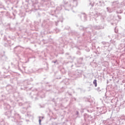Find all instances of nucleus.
<instances>
[{"instance_id":"obj_1","label":"nucleus","mask_w":125,"mask_h":125,"mask_svg":"<svg viewBox=\"0 0 125 125\" xmlns=\"http://www.w3.org/2000/svg\"><path fill=\"white\" fill-rule=\"evenodd\" d=\"M12 114V110L8 111L5 112V115L7 116L10 121L12 122H14V123H16L17 125H21L22 122H20V120H21V116L19 115V113H14V116H11Z\"/></svg>"},{"instance_id":"obj_2","label":"nucleus","mask_w":125,"mask_h":125,"mask_svg":"<svg viewBox=\"0 0 125 125\" xmlns=\"http://www.w3.org/2000/svg\"><path fill=\"white\" fill-rule=\"evenodd\" d=\"M30 95L32 99H35V100H38L39 98H44L45 95L44 94V90L39 92L38 89H34L30 93Z\"/></svg>"},{"instance_id":"obj_3","label":"nucleus","mask_w":125,"mask_h":125,"mask_svg":"<svg viewBox=\"0 0 125 125\" xmlns=\"http://www.w3.org/2000/svg\"><path fill=\"white\" fill-rule=\"evenodd\" d=\"M89 15L90 17H101V20L102 21H104L105 18H106V11H103L102 12L99 13L98 12H93V11H90L89 13Z\"/></svg>"},{"instance_id":"obj_4","label":"nucleus","mask_w":125,"mask_h":125,"mask_svg":"<svg viewBox=\"0 0 125 125\" xmlns=\"http://www.w3.org/2000/svg\"><path fill=\"white\" fill-rule=\"evenodd\" d=\"M80 30H82L83 31H86L83 34V37H87V38H90L91 37V33L90 31H89V30L92 31V32L93 33V30L91 29V27H83V26H81L80 27Z\"/></svg>"},{"instance_id":"obj_5","label":"nucleus","mask_w":125,"mask_h":125,"mask_svg":"<svg viewBox=\"0 0 125 125\" xmlns=\"http://www.w3.org/2000/svg\"><path fill=\"white\" fill-rule=\"evenodd\" d=\"M82 75H83V70H81L80 69H77L75 71L68 73L69 77L73 78V79H77V78L81 77Z\"/></svg>"},{"instance_id":"obj_6","label":"nucleus","mask_w":125,"mask_h":125,"mask_svg":"<svg viewBox=\"0 0 125 125\" xmlns=\"http://www.w3.org/2000/svg\"><path fill=\"white\" fill-rule=\"evenodd\" d=\"M125 124V115H122L121 117H118L116 121L115 125H124Z\"/></svg>"},{"instance_id":"obj_7","label":"nucleus","mask_w":125,"mask_h":125,"mask_svg":"<svg viewBox=\"0 0 125 125\" xmlns=\"http://www.w3.org/2000/svg\"><path fill=\"white\" fill-rule=\"evenodd\" d=\"M96 109L98 111L97 116H99L98 113H99L100 115H102V114H105V113L107 112V109H106V107L105 106H103L102 107H96Z\"/></svg>"},{"instance_id":"obj_8","label":"nucleus","mask_w":125,"mask_h":125,"mask_svg":"<svg viewBox=\"0 0 125 125\" xmlns=\"http://www.w3.org/2000/svg\"><path fill=\"white\" fill-rule=\"evenodd\" d=\"M83 58H80L77 59V62L75 63V65L76 67H83L84 66V63H83Z\"/></svg>"},{"instance_id":"obj_9","label":"nucleus","mask_w":125,"mask_h":125,"mask_svg":"<svg viewBox=\"0 0 125 125\" xmlns=\"http://www.w3.org/2000/svg\"><path fill=\"white\" fill-rule=\"evenodd\" d=\"M83 118H84V120L86 123H89L90 121H92L93 120V118L91 115H89L86 113H85L83 114Z\"/></svg>"},{"instance_id":"obj_10","label":"nucleus","mask_w":125,"mask_h":125,"mask_svg":"<svg viewBox=\"0 0 125 125\" xmlns=\"http://www.w3.org/2000/svg\"><path fill=\"white\" fill-rule=\"evenodd\" d=\"M24 106L22 107L21 109V112L22 114H25L26 113V112H27V109H28V108H29V107H30V105L28 106V103H26L24 104Z\"/></svg>"},{"instance_id":"obj_11","label":"nucleus","mask_w":125,"mask_h":125,"mask_svg":"<svg viewBox=\"0 0 125 125\" xmlns=\"http://www.w3.org/2000/svg\"><path fill=\"white\" fill-rule=\"evenodd\" d=\"M43 1L47 2V3H46V6L47 7H54V2L50 1L51 0H42Z\"/></svg>"},{"instance_id":"obj_12","label":"nucleus","mask_w":125,"mask_h":125,"mask_svg":"<svg viewBox=\"0 0 125 125\" xmlns=\"http://www.w3.org/2000/svg\"><path fill=\"white\" fill-rule=\"evenodd\" d=\"M78 16L80 17V19L82 20V21H85L86 20H87V17L84 13L79 14L78 15Z\"/></svg>"},{"instance_id":"obj_13","label":"nucleus","mask_w":125,"mask_h":125,"mask_svg":"<svg viewBox=\"0 0 125 125\" xmlns=\"http://www.w3.org/2000/svg\"><path fill=\"white\" fill-rule=\"evenodd\" d=\"M14 50L15 52H19V53H20L21 51H23V47L20 46H17L14 48Z\"/></svg>"},{"instance_id":"obj_14","label":"nucleus","mask_w":125,"mask_h":125,"mask_svg":"<svg viewBox=\"0 0 125 125\" xmlns=\"http://www.w3.org/2000/svg\"><path fill=\"white\" fill-rule=\"evenodd\" d=\"M78 6V0H72L71 1L70 6H73V7H76Z\"/></svg>"},{"instance_id":"obj_15","label":"nucleus","mask_w":125,"mask_h":125,"mask_svg":"<svg viewBox=\"0 0 125 125\" xmlns=\"http://www.w3.org/2000/svg\"><path fill=\"white\" fill-rule=\"evenodd\" d=\"M62 7H64V5H61L60 6L57 7L56 9L54 11V13L56 14L59 13V11L62 10Z\"/></svg>"},{"instance_id":"obj_16","label":"nucleus","mask_w":125,"mask_h":125,"mask_svg":"<svg viewBox=\"0 0 125 125\" xmlns=\"http://www.w3.org/2000/svg\"><path fill=\"white\" fill-rule=\"evenodd\" d=\"M3 8H4V6H3V5H2V3L0 1V9H3ZM2 16H3V15L0 14V21H1Z\"/></svg>"},{"instance_id":"obj_17","label":"nucleus","mask_w":125,"mask_h":125,"mask_svg":"<svg viewBox=\"0 0 125 125\" xmlns=\"http://www.w3.org/2000/svg\"><path fill=\"white\" fill-rule=\"evenodd\" d=\"M93 28L95 30H101L102 29H104V27L100 25H95Z\"/></svg>"},{"instance_id":"obj_18","label":"nucleus","mask_w":125,"mask_h":125,"mask_svg":"<svg viewBox=\"0 0 125 125\" xmlns=\"http://www.w3.org/2000/svg\"><path fill=\"white\" fill-rule=\"evenodd\" d=\"M13 45V43H11V41L7 40V43H4V46H10L11 45Z\"/></svg>"},{"instance_id":"obj_19","label":"nucleus","mask_w":125,"mask_h":125,"mask_svg":"<svg viewBox=\"0 0 125 125\" xmlns=\"http://www.w3.org/2000/svg\"><path fill=\"white\" fill-rule=\"evenodd\" d=\"M125 43H121L119 45V49H120V50H122V49H124V50H125Z\"/></svg>"},{"instance_id":"obj_20","label":"nucleus","mask_w":125,"mask_h":125,"mask_svg":"<svg viewBox=\"0 0 125 125\" xmlns=\"http://www.w3.org/2000/svg\"><path fill=\"white\" fill-rule=\"evenodd\" d=\"M119 4H120L119 1H114L112 2V6L113 7H118Z\"/></svg>"},{"instance_id":"obj_21","label":"nucleus","mask_w":125,"mask_h":125,"mask_svg":"<svg viewBox=\"0 0 125 125\" xmlns=\"http://www.w3.org/2000/svg\"><path fill=\"white\" fill-rule=\"evenodd\" d=\"M11 65L12 66H19V62H18V61L15 60V62H11Z\"/></svg>"},{"instance_id":"obj_22","label":"nucleus","mask_w":125,"mask_h":125,"mask_svg":"<svg viewBox=\"0 0 125 125\" xmlns=\"http://www.w3.org/2000/svg\"><path fill=\"white\" fill-rule=\"evenodd\" d=\"M107 12H108V13H112L115 10V9L113 8H110L109 7L106 8Z\"/></svg>"},{"instance_id":"obj_23","label":"nucleus","mask_w":125,"mask_h":125,"mask_svg":"<svg viewBox=\"0 0 125 125\" xmlns=\"http://www.w3.org/2000/svg\"><path fill=\"white\" fill-rule=\"evenodd\" d=\"M48 22H49V20H46V21L44 20V21H43L42 26V27H45V26H46V25H47V23H48Z\"/></svg>"},{"instance_id":"obj_24","label":"nucleus","mask_w":125,"mask_h":125,"mask_svg":"<svg viewBox=\"0 0 125 125\" xmlns=\"http://www.w3.org/2000/svg\"><path fill=\"white\" fill-rule=\"evenodd\" d=\"M97 4L99 6H104L105 3L102 1H99V2L97 3Z\"/></svg>"},{"instance_id":"obj_25","label":"nucleus","mask_w":125,"mask_h":125,"mask_svg":"<svg viewBox=\"0 0 125 125\" xmlns=\"http://www.w3.org/2000/svg\"><path fill=\"white\" fill-rule=\"evenodd\" d=\"M125 106V102L124 101L121 103L120 104V108H121V109H123Z\"/></svg>"},{"instance_id":"obj_26","label":"nucleus","mask_w":125,"mask_h":125,"mask_svg":"<svg viewBox=\"0 0 125 125\" xmlns=\"http://www.w3.org/2000/svg\"><path fill=\"white\" fill-rule=\"evenodd\" d=\"M105 124L107 125H109L112 124V122L110 121V119H107L106 121H105Z\"/></svg>"},{"instance_id":"obj_27","label":"nucleus","mask_w":125,"mask_h":125,"mask_svg":"<svg viewBox=\"0 0 125 125\" xmlns=\"http://www.w3.org/2000/svg\"><path fill=\"white\" fill-rule=\"evenodd\" d=\"M124 10H123L122 9H119L118 10H117V11H116V13L117 14H121L122 12H123Z\"/></svg>"},{"instance_id":"obj_28","label":"nucleus","mask_w":125,"mask_h":125,"mask_svg":"<svg viewBox=\"0 0 125 125\" xmlns=\"http://www.w3.org/2000/svg\"><path fill=\"white\" fill-rule=\"evenodd\" d=\"M7 109L8 110H11V109H13V107H11V106H10V105H9V104H7L6 105V107Z\"/></svg>"},{"instance_id":"obj_29","label":"nucleus","mask_w":125,"mask_h":125,"mask_svg":"<svg viewBox=\"0 0 125 125\" xmlns=\"http://www.w3.org/2000/svg\"><path fill=\"white\" fill-rule=\"evenodd\" d=\"M87 111L89 113H92V112L94 111V110H93V108H88Z\"/></svg>"},{"instance_id":"obj_30","label":"nucleus","mask_w":125,"mask_h":125,"mask_svg":"<svg viewBox=\"0 0 125 125\" xmlns=\"http://www.w3.org/2000/svg\"><path fill=\"white\" fill-rule=\"evenodd\" d=\"M115 56L113 55H107L106 57L107 58H109V59H112L113 58H114Z\"/></svg>"},{"instance_id":"obj_31","label":"nucleus","mask_w":125,"mask_h":125,"mask_svg":"<svg viewBox=\"0 0 125 125\" xmlns=\"http://www.w3.org/2000/svg\"><path fill=\"white\" fill-rule=\"evenodd\" d=\"M4 58H5V56H3L0 54V60H4Z\"/></svg>"},{"instance_id":"obj_32","label":"nucleus","mask_w":125,"mask_h":125,"mask_svg":"<svg viewBox=\"0 0 125 125\" xmlns=\"http://www.w3.org/2000/svg\"><path fill=\"white\" fill-rule=\"evenodd\" d=\"M63 82L65 83V84H69V80L67 79H65L64 80H63Z\"/></svg>"},{"instance_id":"obj_33","label":"nucleus","mask_w":125,"mask_h":125,"mask_svg":"<svg viewBox=\"0 0 125 125\" xmlns=\"http://www.w3.org/2000/svg\"><path fill=\"white\" fill-rule=\"evenodd\" d=\"M117 101H118V99H113L112 100H111V103H114V102L117 103Z\"/></svg>"},{"instance_id":"obj_34","label":"nucleus","mask_w":125,"mask_h":125,"mask_svg":"<svg viewBox=\"0 0 125 125\" xmlns=\"http://www.w3.org/2000/svg\"><path fill=\"white\" fill-rule=\"evenodd\" d=\"M93 83L95 84V87H96V86H97V80H94L93 81Z\"/></svg>"},{"instance_id":"obj_35","label":"nucleus","mask_w":125,"mask_h":125,"mask_svg":"<svg viewBox=\"0 0 125 125\" xmlns=\"http://www.w3.org/2000/svg\"><path fill=\"white\" fill-rule=\"evenodd\" d=\"M109 46H110V44L109 42H107L105 45L103 46L104 47H109Z\"/></svg>"},{"instance_id":"obj_36","label":"nucleus","mask_w":125,"mask_h":125,"mask_svg":"<svg viewBox=\"0 0 125 125\" xmlns=\"http://www.w3.org/2000/svg\"><path fill=\"white\" fill-rule=\"evenodd\" d=\"M89 5H91V7H93L94 6V2H91L90 1Z\"/></svg>"},{"instance_id":"obj_37","label":"nucleus","mask_w":125,"mask_h":125,"mask_svg":"<svg viewBox=\"0 0 125 125\" xmlns=\"http://www.w3.org/2000/svg\"><path fill=\"white\" fill-rule=\"evenodd\" d=\"M11 0H5L6 3H7V4H9V3L11 2Z\"/></svg>"},{"instance_id":"obj_38","label":"nucleus","mask_w":125,"mask_h":125,"mask_svg":"<svg viewBox=\"0 0 125 125\" xmlns=\"http://www.w3.org/2000/svg\"><path fill=\"white\" fill-rule=\"evenodd\" d=\"M19 106H23V107L25 106V104H22V103H19Z\"/></svg>"},{"instance_id":"obj_39","label":"nucleus","mask_w":125,"mask_h":125,"mask_svg":"<svg viewBox=\"0 0 125 125\" xmlns=\"http://www.w3.org/2000/svg\"><path fill=\"white\" fill-rule=\"evenodd\" d=\"M67 94H68V95H70V96H72V93L69 92H66V95H67Z\"/></svg>"},{"instance_id":"obj_40","label":"nucleus","mask_w":125,"mask_h":125,"mask_svg":"<svg viewBox=\"0 0 125 125\" xmlns=\"http://www.w3.org/2000/svg\"><path fill=\"white\" fill-rule=\"evenodd\" d=\"M39 125H42V123H41V122H42V119H39Z\"/></svg>"},{"instance_id":"obj_41","label":"nucleus","mask_w":125,"mask_h":125,"mask_svg":"<svg viewBox=\"0 0 125 125\" xmlns=\"http://www.w3.org/2000/svg\"><path fill=\"white\" fill-rule=\"evenodd\" d=\"M102 44H103L104 45H105L106 43H107V42H102Z\"/></svg>"},{"instance_id":"obj_42","label":"nucleus","mask_w":125,"mask_h":125,"mask_svg":"<svg viewBox=\"0 0 125 125\" xmlns=\"http://www.w3.org/2000/svg\"><path fill=\"white\" fill-rule=\"evenodd\" d=\"M117 17H118V19H122V16H120V15H118Z\"/></svg>"},{"instance_id":"obj_43","label":"nucleus","mask_w":125,"mask_h":125,"mask_svg":"<svg viewBox=\"0 0 125 125\" xmlns=\"http://www.w3.org/2000/svg\"><path fill=\"white\" fill-rule=\"evenodd\" d=\"M97 90H98L99 92L101 91V89H100V87H99L97 88Z\"/></svg>"},{"instance_id":"obj_44","label":"nucleus","mask_w":125,"mask_h":125,"mask_svg":"<svg viewBox=\"0 0 125 125\" xmlns=\"http://www.w3.org/2000/svg\"><path fill=\"white\" fill-rule=\"evenodd\" d=\"M39 118L40 119H42V120L44 118V117L43 116H39Z\"/></svg>"},{"instance_id":"obj_45","label":"nucleus","mask_w":125,"mask_h":125,"mask_svg":"<svg viewBox=\"0 0 125 125\" xmlns=\"http://www.w3.org/2000/svg\"><path fill=\"white\" fill-rule=\"evenodd\" d=\"M27 117H31V115L30 114V113L29 112L27 113Z\"/></svg>"},{"instance_id":"obj_46","label":"nucleus","mask_w":125,"mask_h":125,"mask_svg":"<svg viewBox=\"0 0 125 125\" xmlns=\"http://www.w3.org/2000/svg\"><path fill=\"white\" fill-rule=\"evenodd\" d=\"M122 4H124V5H125V0H124V2H122Z\"/></svg>"},{"instance_id":"obj_47","label":"nucleus","mask_w":125,"mask_h":125,"mask_svg":"<svg viewBox=\"0 0 125 125\" xmlns=\"http://www.w3.org/2000/svg\"><path fill=\"white\" fill-rule=\"evenodd\" d=\"M56 62H57V60H56L55 61H53L52 62V63H56Z\"/></svg>"},{"instance_id":"obj_48","label":"nucleus","mask_w":125,"mask_h":125,"mask_svg":"<svg viewBox=\"0 0 125 125\" xmlns=\"http://www.w3.org/2000/svg\"><path fill=\"white\" fill-rule=\"evenodd\" d=\"M68 59H71V60H73V59H72V57L71 56H69L68 57Z\"/></svg>"},{"instance_id":"obj_49","label":"nucleus","mask_w":125,"mask_h":125,"mask_svg":"<svg viewBox=\"0 0 125 125\" xmlns=\"http://www.w3.org/2000/svg\"><path fill=\"white\" fill-rule=\"evenodd\" d=\"M9 125V124H8V123H5L4 124V125Z\"/></svg>"},{"instance_id":"obj_50","label":"nucleus","mask_w":125,"mask_h":125,"mask_svg":"<svg viewBox=\"0 0 125 125\" xmlns=\"http://www.w3.org/2000/svg\"><path fill=\"white\" fill-rule=\"evenodd\" d=\"M115 32L116 33H118V30L116 29V27L115 28Z\"/></svg>"},{"instance_id":"obj_51","label":"nucleus","mask_w":125,"mask_h":125,"mask_svg":"<svg viewBox=\"0 0 125 125\" xmlns=\"http://www.w3.org/2000/svg\"><path fill=\"white\" fill-rule=\"evenodd\" d=\"M107 55V53H106V52H104V55Z\"/></svg>"},{"instance_id":"obj_52","label":"nucleus","mask_w":125,"mask_h":125,"mask_svg":"<svg viewBox=\"0 0 125 125\" xmlns=\"http://www.w3.org/2000/svg\"><path fill=\"white\" fill-rule=\"evenodd\" d=\"M76 115H79V111H77L76 113Z\"/></svg>"},{"instance_id":"obj_53","label":"nucleus","mask_w":125,"mask_h":125,"mask_svg":"<svg viewBox=\"0 0 125 125\" xmlns=\"http://www.w3.org/2000/svg\"><path fill=\"white\" fill-rule=\"evenodd\" d=\"M13 15L14 16V18H13V19H15L16 15L15 14H14V13H13Z\"/></svg>"},{"instance_id":"obj_54","label":"nucleus","mask_w":125,"mask_h":125,"mask_svg":"<svg viewBox=\"0 0 125 125\" xmlns=\"http://www.w3.org/2000/svg\"><path fill=\"white\" fill-rule=\"evenodd\" d=\"M7 39L6 37H5V36L4 38V41H6Z\"/></svg>"},{"instance_id":"obj_55","label":"nucleus","mask_w":125,"mask_h":125,"mask_svg":"<svg viewBox=\"0 0 125 125\" xmlns=\"http://www.w3.org/2000/svg\"><path fill=\"white\" fill-rule=\"evenodd\" d=\"M87 51L88 52L90 50H89V49H87Z\"/></svg>"},{"instance_id":"obj_56","label":"nucleus","mask_w":125,"mask_h":125,"mask_svg":"<svg viewBox=\"0 0 125 125\" xmlns=\"http://www.w3.org/2000/svg\"><path fill=\"white\" fill-rule=\"evenodd\" d=\"M66 55H69V53H66Z\"/></svg>"},{"instance_id":"obj_57","label":"nucleus","mask_w":125,"mask_h":125,"mask_svg":"<svg viewBox=\"0 0 125 125\" xmlns=\"http://www.w3.org/2000/svg\"><path fill=\"white\" fill-rule=\"evenodd\" d=\"M3 12V11H0V13H2Z\"/></svg>"},{"instance_id":"obj_58","label":"nucleus","mask_w":125,"mask_h":125,"mask_svg":"<svg viewBox=\"0 0 125 125\" xmlns=\"http://www.w3.org/2000/svg\"><path fill=\"white\" fill-rule=\"evenodd\" d=\"M19 70H20V71H21V69H20V68L19 67Z\"/></svg>"},{"instance_id":"obj_59","label":"nucleus","mask_w":125,"mask_h":125,"mask_svg":"<svg viewBox=\"0 0 125 125\" xmlns=\"http://www.w3.org/2000/svg\"><path fill=\"white\" fill-rule=\"evenodd\" d=\"M67 30H69V29H70V27H69L68 28H66Z\"/></svg>"},{"instance_id":"obj_60","label":"nucleus","mask_w":125,"mask_h":125,"mask_svg":"<svg viewBox=\"0 0 125 125\" xmlns=\"http://www.w3.org/2000/svg\"><path fill=\"white\" fill-rule=\"evenodd\" d=\"M22 68H26V67L23 66V67H22Z\"/></svg>"},{"instance_id":"obj_61","label":"nucleus","mask_w":125,"mask_h":125,"mask_svg":"<svg viewBox=\"0 0 125 125\" xmlns=\"http://www.w3.org/2000/svg\"><path fill=\"white\" fill-rule=\"evenodd\" d=\"M98 48H99V47H98L97 49H98Z\"/></svg>"},{"instance_id":"obj_62","label":"nucleus","mask_w":125,"mask_h":125,"mask_svg":"<svg viewBox=\"0 0 125 125\" xmlns=\"http://www.w3.org/2000/svg\"><path fill=\"white\" fill-rule=\"evenodd\" d=\"M106 63H107V64H109V63H108V62H106Z\"/></svg>"},{"instance_id":"obj_63","label":"nucleus","mask_w":125,"mask_h":125,"mask_svg":"<svg viewBox=\"0 0 125 125\" xmlns=\"http://www.w3.org/2000/svg\"><path fill=\"white\" fill-rule=\"evenodd\" d=\"M73 65H71V67H73Z\"/></svg>"},{"instance_id":"obj_64","label":"nucleus","mask_w":125,"mask_h":125,"mask_svg":"<svg viewBox=\"0 0 125 125\" xmlns=\"http://www.w3.org/2000/svg\"><path fill=\"white\" fill-rule=\"evenodd\" d=\"M39 70H42V69H39Z\"/></svg>"}]
</instances>
